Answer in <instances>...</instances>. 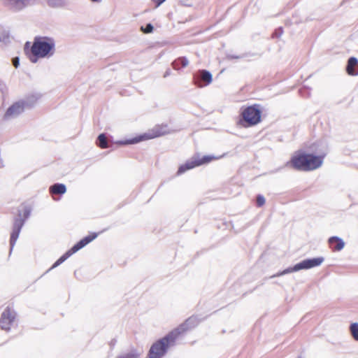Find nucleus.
Returning a JSON list of instances; mask_svg holds the SVG:
<instances>
[{
  "label": "nucleus",
  "mask_w": 358,
  "mask_h": 358,
  "mask_svg": "<svg viewBox=\"0 0 358 358\" xmlns=\"http://www.w3.org/2000/svg\"><path fill=\"white\" fill-rule=\"evenodd\" d=\"M29 61L36 64L40 59H50L56 51V42L54 38L49 36H36L31 47Z\"/></svg>",
  "instance_id": "nucleus-1"
},
{
  "label": "nucleus",
  "mask_w": 358,
  "mask_h": 358,
  "mask_svg": "<svg viewBox=\"0 0 358 358\" xmlns=\"http://www.w3.org/2000/svg\"><path fill=\"white\" fill-rule=\"evenodd\" d=\"M324 155L316 156L313 154L302 153L292 158V166L300 171H311L320 167Z\"/></svg>",
  "instance_id": "nucleus-2"
},
{
  "label": "nucleus",
  "mask_w": 358,
  "mask_h": 358,
  "mask_svg": "<svg viewBox=\"0 0 358 358\" xmlns=\"http://www.w3.org/2000/svg\"><path fill=\"white\" fill-rule=\"evenodd\" d=\"M262 107L259 104H254L242 108L238 124L247 128L257 125L261 122Z\"/></svg>",
  "instance_id": "nucleus-3"
},
{
  "label": "nucleus",
  "mask_w": 358,
  "mask_h": 358,
  "mask_svg": "<svg viewBox=\"0 0 358 358\" xmlns=\"http://www.w3.org/2000/svg\"><path fill=\"white\" fill-rule=\"evenodd\" d=\"M176 337L171 331L164 338L154 343L148 353L149 358H162L167 352L168 348L173 345Z\"/></svg>",
  "instance_id": "nucleus-4"
},
{
  "label": "nucleus",
  "mask_w": 358,
  "mask_h": 358,
  "mask_svg": "<svg viewBox=\"0 0 358 358\" xmlns=\"http://www.w3.org/2000/svg\"><path fill=\"white\" fill-rule=\"evenodd\" d=\"M168 132L169 129L166 125H157L155 126L151 130L148 131V132L144 133L143 134L139 135L135 138L129 140L120 141L117 142V143L122 145L135 144L143 141L149 140L156 137L161 136L162 135L167 134Z\"/></svg>",
  "instance_id": "nucleus-5"
},
{
  "label": "nucleus",
  "mask_w": 358,
  "mask_h": 358,
  "mask_svg": "<svg viewBox=\"0 0 358 358\" xmlns=\"http://www.w3.org/2000/svg\"><path fill=\"white\" fill-rule=\"evenodd\" d=\"M30 213H31V209L29 207H27V206H25L24 208L23 214H22V212L20 210H18L17 215L14 219L13 230H12L11 234H10V252L12 251V250L18 238L21 229L22 228L23 225L24 224L26 220L29 217Z\"/></svg>",
  "instance_id": "nucleus-6"
},
{
  "label": "nucleus",
  "mask_w": 358,
  "mask_h": 358,
  "mask_svg": "<svg viewBox=\"0 0 358 358\" xmlns=\"http://www.w3.org/2000/svg\"><path fill=\"white\" fill-rule=\"evenodd\" d=\"M324 260V259L322 257H315L312 259H306L297 263L294 266L289 267L283 270L282 271L272 275L271 278L278 277L292 272H296L300 270L310 269L316 266H319L320 265L322 264Z\"/></svg>",
  "instance_id": "nucleus-7"
},
{
  "label": "nucleus",
  "mask_w": 358,
  "mask_h": 358,
  "mask_svg": "<svg viewBox=\"0 0 358 358\" xmlns=\"http://www.w3.org/2000/svg\"><path fill=\"white\" fill-rule=\"evenodd\" d=\"M98 234L96 233H93L91 235L87 236L80 241H78L76 244H75L69 250H68L65 254H64L61 257H59L52 266V267L49 269L51 270L54 268H56L62 263H63L66 259H68L71 255L78 252L88 243L92 242L97 237Z\"/></svg>",
  "instance_id": "nucleus-8"
},
{
  "label": "nucleus",
  "mask_w": 358,
  "mask_h": 358,
  "mask_svg": "<svg viewBox=\"0 0 358 358\" xmlns=\"http://www.w3.org/2000/svg\"><path fill=\"white\" fill-rule=\"evenodd\" d=\"M218 159V157L211 155H205L201 158H200L199 155H194L191 159L187 160L184 164L181 165L179 167L177 173L178 175L182 174L188 170H190L202 164H208L213 159Z\"/></svg>",
  "instance_id": "nucleus-9"
},
{
  "label": "nucleus",
  "mask_w": 358,
  "mask_h": 358,
  "mask_svg": "<svg viewBox=\"0 0 358 358\" xmlns=\"http://www.w3.org/2000/svg\"><path fill=\"white\" fill-rule=\"evenodd\" d=\"M16 317L15 312L10 308H6L0 318V327L5 331H9L14 323Z\"/></svg>",
  "instance_id": "nucleus-10"
},
{
  "label": "nucleus",
  "mask_w": 358,
  "mask_h": 358,
  "mask_svg": "<svg viewBox=\"0 0 358 358\" xmlns=\"http://www.w3.org/2000/svg\"><path fill=\"white\" fill-rule=\"evenodd\" d=\"M25 108H27L22 100L16 101L7 109L3 115V119L8 120L16 118L24 112Z\"/></svg>",
  "instance_id": "nucleus-11"
},
{
  "label": "nucleus",
  "mask_w": 358,
  "mask_h": 358,
  "mask_svg": "<svg viewBox=\"0 0 358 358\" xmlns=\"http://www.w3.org/2000/svg\"><path fill=\"white\" fill-rule=\"evenodd\" d=\"M199 322L200 321L196 316H191L171 332L176 338H178L180 334L196 327Z\"/></svg>",
  "instance_id": "nucleus-12"
},
{
  "label": "nucleus",
  "mask_w": 358,
  "mask_h": 358,
  "mask_svg": "<svg viewBox=\"0 0 358 358\" xmlns=\"http://www.w3.org/2000/svg\"><path fill=\"white\" fill-rule=\"evenodd\" d=\"M194 79L199 87H204L212 82V74L206 70H200L194 76Z\"/></svg>",
  "instance_id": "nucleus-13"
},
{
  "label": "nucleus",
  "mask_w": 358,
  "mask_h": 358,
  "mask_svg": "<svg viewBox=\"0 0 358 358\" xmlns=\"http://www.w3.org/2000/svg\"><path fill=\"white\" fill-rule=\"evenodd\" d=\"M3 3L10 9L19 11L31 5V0H3Z\"/></svg>",
  "instance_id": "nucleus-14"
},
{
  "label": "nucleus",
  "mask_w": 358,
  "mask_h": 358,
  "mask_svg": "<svg viewBox=\"0 0 358 358\" xmlns=\"http://www.w3.org/2000/svg\"><path fill=\"white\" fill-rule=\"evenodd\" d=\"M345 70L349 76H358V59L355 57H350L348 60Z\"/></svg>",
  "instance_id": "nucleus-15"
},
{
  "label": "nucleus",
  "mask_w": 358,
  "mask_h": 358,
  "mask_svg": "<svg viewBox=\"0 0 358 358\" xmlns=\"http://www.w3.org/2000/svg\"><path fill=\"white\" fill-rule=\"evenodd\" d=\"M41 96V94L35 91L30 93L25 97V99H22V101L24 102L27 108H30L37 103Z\"/></svg>",
  "instance_id": "nucleus-16"
},
{
  "label": "nucleus",
  "mask_w": 358,
  "mask_h": 358,
  "mask_svg": "<svg viewBox=\"0 0 358 358\" xmlns=\"http://www.w3.org/2000/svg\"><path fill=\"white\" fill-rule=\"evenodd\" d=\"M329 243L330 245V247L334 250L336 251L341 250L344 246L345 243L344 241L338 238V236H332L329 239Z\"/></svg>",
  "instance_id": "nucleus-17"
},
{
  "label": "nucleus",
  "mask_w": 358,
  "mask_h": 358,
  "mask_svg": "<svg viewBox=\"0 0 358 358\" xmlns=\"http://www.w3.org/2000/svg\"><path fill=\"white\" fill-rule=\"evenodd\" d=\"M66 191L65 185L62 183H55L50 187V193L54 194H64Z\"/></svg>",
  "instance_id": "nucleus-18"
},
{
  "label": "nucleus",
  "mask_w": 358,
  "mask_h": 358,
  "mask_svg": "<svg viewBox=\"0 0 358 358\" xmlns=\"http://www.w3.org/2000/svg\"><path fill=\"white\" fill-rule=\"evenodd\" d=\"M189 64V60L185 57H181L174 60L171 65L175 70H179L181 67H186Z\"/></svg>",
  "instance_id": "nucleus-19"
},
{
  "label": "nucleus",
  "mask_w": 358,
  "mask_h": 358,
  "mask_svg": "<svg viewBox=\"0 0 358 358\" xmlns=\"http://www.w3.org/2000/svg\"><path fill=\"white\" fill-rule=\"evenodd\" d=\"M96 144L99 148L103 149L108 147L107 137L105 134H101L98 136Z\"/></svg>",
  "instance_id": "nucleus-20"
},
{
  "label": "nucleus",
  "mask_w": 358,
  "mask_h": 358,
  "mask_svg": "<svg viewBox=\"0 0 358 358\" xmlns=\"http://www.w3.org/2000/svg\"><path fill=\"white\" fill-rule=\"evenodd\" d=\"M47 4L51 8H62L64 6V0H46Z\"/></svg>",
  "instance_id": "nucleus-21"
},
{
  "label": "nucleus",
  "mask_w": 358,
  "mask_h": 358,
  "mask_svg": "<svg viewBox=\"0 0 358 358\" xmlns=\"http://www.w3.org/2000/svg\"><path fill=\"white\" fill-rule=\"evenodd\" d=\"M350 331L352 338L358 341V323H352L350 326Z\"/></svg>",
  "instance_id": "nucleus-22"
},
{
  "label": "nucleus",
  "mask_w": 358,
  "mask_h": 358,
  "mask_svg": "<svg viewBox=\"0 0 358 358\" xmlns=\"http://www.w3.org/2000/svg\"><path fill=\"white\" fill-rule=\"evenodd\" d=\"M140 354L135 350H132L128 353L118 356L117 358H139Z\"/></svg>",
  "instance_id": "nucleus-23"
},
{
  "label": "nucleus",
  "mask_w": 358,
  "mask_h": 358,
  "mask_svg": "<svg viewBox=\"0 0 358 358\" xmlns=\"http://www.w3.org/2000/svg\"><path fill=\"white\" fill-rule=\"evenodd\" d=\"M141 29L145 34L152 33L153 31V26L151 24H148L145 27H141Z\"/></svg>",
  "instance_id": "nucleus-24"
},
{
  "label": "nucleus",
  "mask_w": 358,
  "mask_h": 358,
  "mask_svg": "<svg viewBox=\"0 0 358 358\" xmlns=\"http://www.w3.org/2000/svg\"><path fill=\"white\" fill-rule=\"evenodd\" d=\"M256 201L257 205L259 207L262 206L265 203V198L261 194L257 195Z\"/></svg>",
  "instance_id": "nucleus-25"
},
{
  "label": "nucleus",
  "mask_w": 358,
  "mask_h": 358,
  "mask_svg": "<svg viewBox=\"0 0 358 358\" xmlns=\"http://www.w3.org/2000/svg\"><path fill=\"white\" fill-rule=\"evenodd\" d=\"M12 64L15 69L20 66V58L18 57H13L12 59Z\"/></svg>",
  "instance_id": "nucleus-26"
},
{
  "label": "nucleus",
  "mask_w": 358,
  "mask_h": 358,
  "mask_svg": "<svg viewBox=\"0 0 358 358\" xmlns=\"http://www.w3.org/2000/svg\"><path fill=\"white\" fill-rule=\"evenodd\" d=\"M155 4L156 6H159L162 3H163L166 0H152Z\"/></svg>",
  "instance_id": "nucleus-27"
},
{
  "label": "nucleus",
  "mask_w": 358,
  "mask_h": 358,
  "mask_svg": "<svg viewBox=\"0 0 358 358\" xmlns=\"http://www.w3.org/2000/svg\"><path fill=\"white\" fill-rule=\"evenodd\" d=\"M90 2L93 3H101L103 0H89Z\"/></svg>",
  "instance_id": "nucleus-28"
},
{
  "label": "nucleus",
  "mask_w": 358,
  "mask_h": 358,
  "mask_svg": "<svg viewBox=\"0 0 358 358\" xmlns=\"http://www.w3.org/2000/svg\"><path fill=\"white\" fill-rule=\"evenodd\" d=\"M171 70H170V69L166 70V72H165V73H164V77H166V76H168L171 75Z\"/></svg>",
  "instance_id": "nucleus-29"
},
{
  "label": "nucleus",
  "mask_w": 358,
  "mask_h": 358,
  "mask_svg": "<svg viewBox=\"0 0 358 358\" xmlns=\"http://www.w3.org/2000/svg\"><path fill=\"white\" fill-rule=\"evenodd\" d=\"M299 358H301V357H299Z\"/></svg>",
  "instance_id": "nucleus-30"
}]
</instances>
